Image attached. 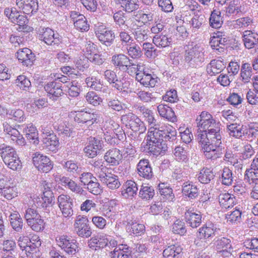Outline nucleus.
Wrapping results in <instances>:
<instances>
[{
	"instance_id": "nucleus-4",
	"label": "nucleus",
	"mask_w": 258,
	"mask_h": 258,
	"mask_svg": "<svg viewBox=\"0 0 258 258\" xmlns=\"http://www.w3.org/2000/svg\"><path fill=\"white\" fill-rule=\"evenodd\" d=\"M121 121L127 128H130L135 134L134 139L146 131V127L143 121L132 112L121 115Z\"/></svg>"
},
{
	"instance_id": "nucleus-5",
	"label": "nucleus",
	"mask_w": 258,
	"mask_h": 258,
	"mask_svg": "<svg viewBox=\"0 0 258 258\" xmlns=\"http://www.w3.org/2000/svg\"><path fill=\"white\" fill-rule=\"evenodd\" d=\"M103 128L106 140L109 141L110 139L115 138L122 140L125 138V134L122 127L113 119L109 118L106 120Z\"/></svg>"
},
{
	"instance_id": "nucleus-2",
	"label": "nucleus",
	"mask_w": 258,
	"mask_h": 258,
	"mask_svg": "<svg viewBox=\"0 0 258 258\" xmlns=\"http://www.w3.org/2000/svg\"><path fill=\"white\" fill-rule=\"evenodd\" d=\"M161 125L158 123L152 124L149 128L147 136V145L149 152L155 155L160 152L161 142L163 141Z\"/></svg>"
},
{
	"instance_id": "nucleus-48",
	"label": "nucleus",
	"mask_w": 258,
	"mask_h": 258,
	"mask_svg": "<svg viewBox=\"0 0 258 258\" xmlns=\"http://www.w3.org/2000/svg\"><path fill=\"white\" fill-rule=\"evenodd\" d=\"M10 223L13 228L16 231H20L23 227V220L20 214L14 211L10 215Z\"/></svg>"
},
{
	"instance_id": "nucleus-11",
	"label": "nucleus",
	"mask_w": 258,
	"mask_h": 258,
	"mask_svg": "<svg viewBox=\"0 0 258 258\" xmlns=\"http://www.w3.org/2000/svg\"><path fill=\"white\" fill-rule=\"evenodd\" d=\"M41 131L44 147L48 151L55 152L59 145L58 138L52 131L46 130L42 126Z\"/></svg>"
},
{
	"instance_id": "nucleus-14",
	"label": "nucleus",
	"mask_w": 258,
	"mask_h": 258,
	"mask_svg": "<svg viewBox=\"0 0 258 258\" xmlns=\"http://www.w3.org/2000/svg\"><path fill=\"white\" fill-rule=\"evenodd\" d=\"M153 14L152 13H146L144 11H139L134 15L130 27L132 30H136L138 27H141L153 20Z\"/></svg>"
},
{
	"instance_id": "nucleus-17",
	"label": "nucleus",
	"mask_w": 258,
	"mask_h": 258,
	"mask_svg": "<svg viewBox=\"0 0 258 258\" xmlns=\"http://www.w3.org/2000/svg\"><path fill=\"white\" fill-rule=\"evenodd\" d=\"M70 18L73 22L74 27L78 30L83 32H87L90 29V25L86 18L79 12L72 11Z\"/></svg>"
},
{
	"instance_id": "nucleus-27",
	"label": "nucleus",
	"mask_w": 258,
	"mask_h": 258,
	"mask_svg": "<svg viewBox=\"0 0 258 258\" xmlns=\"http://www.w3.org/2000/svg\"><path fill=\"white\" fill-rule=\"evenodd\" d=\"M42 201L37 202V206L43 208H46L54 202V196L53 193L49 186L48 183L44 181L43 183V189L41 196Z\"/></svg>"
},
{
	"instance_id": "nucleus-12",
	"label": "nucleus",
	"mask_w": 258,
	"mask_h": 258,
	"mask_svg": "<svg viewBox=\"0 0 258 258\" xmlns=\"http://www.w3.org/2000/svg\"><path fill=\"white\" fill-rule=\"evenodd\" d=\"M216 231L217 228L213 223L210 222L204 224L198 230V237L195 240V244L201 246L206 239L215 236Z\"/></svg>"
},
{
	"instance_id": "nucleus-58",
	"label": "nucleus",
	"mask_w": 258,
	"mask_h": 258,
	"mask_svg": "<svg viewBox=\"0 0 258 258\" xmlns=\"http://www.w3.org/2000/svg\"><path fill=\"white\" fill-rule=\"evenodd\" d=\"M210 26L215 29H218L222 26L223 21L220 15V12L219 11H213L209 20Z\"/></svg>"
},
{
	"instance_id": "nucleus-45",
	"label": "nucleus",
	"mask_w": 258,
	"mask_h": 258,
	"mask_svg": "<svg viewBox=\"0 0 258 258\" xmlns=\"http://www.w3.org/2000/svg\"><path fill=\"white\" fill-rule=\"evenodd\" d=\"M28 22L29 20L27 19V17L26 16L20 14V16L18 17L17 18V21L14 22L13 23L19 26L18 30L19 31L28 33L33 31V27H30L28 25Z\"/></svg>"
},
{
	"instance_id": "nucleus-22",
	"label": "nucleus",
	"mask_w": 258,
	"mask_h": 258,
	"mask_svg": "<svg viewBox=\"0 0 258 258\" xmlns=\"http://www.w3.org/2000/svg\"><path fill=\"white\" fill-rule=\"evenodd\" d=\"M102 149L101 141L95 138H91L88 144L84 148L85 156L93 158L96 157Z\"/></svg>"
},
{
	"instance_id": "nucleus-47",
	"label": "nucleus",
	"mask_w": 258,
	"mask_h": 258,
	"mask_svg": "<svg viewBox=\"0 0 258 258\" xmlns=\"http://www.w3.org/2000/svg\"><path fill=\"white\" fill-rule=\"evenodd\" d=\"M119 3L126 12L131 13L139 8L138 0H114Z\"/></svg>"
},
{
	"instance_id": "nucleus-62",
	"label": "nucleus",
	"mask_w": 258,
	"mask_h": 258,
	"mask_svg": "<svg viewBox=\"0 0 258 258\" xmlns=\"http://www.w3.org/2000/svg\"><path fill=\"white\" fill-rule=\"evenodd\" d=\"M244 179L249 184L258 183V171L247 169L244 173Z\"/></svg>"
},
{
	"instance_id": "nucleus-10",
	"label": "nucleus",
	"mask_w": 258,
	"mask_h": 258,
	"mask_svg": "<svg viewBox=\"0 0 258 258\" xmlns=\"http://www.w3.org/2000/svg\"><path fill=\"white\" fill-rule=\"evenodd\" d=\"M38 39L48 45H58L61 42V38L50 28H43L38 33Z\"/></svg>"
},
{
	"instance_id": "nucleus-26",
	"label": "nucleus",
	"mask_w": 258,
	"mask_h": 258,
	"mask_svg": "<svg viewBox=\"0 0 258 258\" xmlns=\"http://www.w3.org/2000/svg\"><path fill=\"white\" fill-rule=\"evenodd\" d=\"M136 80L143 86L146 87H154L158 83V78L151 74L143 72H138L136 76Z\"/></svg>"
},
{
	"instance_id": "nucleus-59",
	"label": "nucleus",
	"mask_w": 258,
	"mask_h": 258,
	"mask_svg": "<svg viewBox=\"0 0 258 258\" xmlns=\"http://www.w3.org/2000/svg\"><path fill=\"white\" fill-rule=\"evenodd\" d=\"M240 76L243 82L244 83L249 82L252 76V69L249 63H245L242 64L241 69Z\"/></svg>"
},
{
	"instance_id": "nucleus-52",
	"label": "nucleus",
	"mask_w": 258,
	"mask_h": 258,
	"mask_svg": "<svg viewBox=\"0 0 258 258\" xmlns=\"http://www.w3.org/2000/svg\"><path fill=\"white\" fill-rule=\"evenodd\" d=\"M60 181L62 185L64 186H68L73 192L79 194L83 191L82 188L79 185L69 177L63 176L60 178Z\"/></svg>"
},
{
	"instance_id": "nucleus-21",
	"label": "nucleus",
	"mask_w": 258,
	"mask_h": 258,
	"mask_svg": "<svg viewBox=\"0 0 258 258\" xmlns=\"http://www.w3.org/2000/svg\"><path fill=\"white\" fill-rule=\"evenodd\" d=\"M104 159L109 165L115 166L121 163L123 156L118 149L112 148L105 153Z\"/></svg>"
},
{
	"instance_id": "nucleus-30",
	"label": "nucleus",
	"mask_w": 258,
	"mask_h": 258,
	"mask_svg": "<svg viewBox=\"0 0 258 258\" xmlns=\"http://www.w3.org/2000/svg\"><path fill=\"white\" fill-rule=\"evenodd\" d=\"M158 190L164 202H171L175 200L173 189L168 183H160L158 184Z\"/></svg>"
},
{
	"instance_id": "nucleus-19",
	"label": "nucleus",
	"mask_w": 258,
	"mask_h": 258,
	"mask_svg": "<svg viewBox=\"0 0 258 258\" xmlns=\"http://www.w3.org/2000/svg\"><path fill=\"white\" fill-rule=\"evenodd\" d=\"M16 4L23 13L27 15H32L38 9L37 0H16Z\"/></svg>"
},
{
	"instance_id": "nucleus-20",
	"label": "nucleus",
	"mask_w": 258,
	"mask_h": 258,
	"mask_svg": "<svg viewBox=\"0 0 258 258\" xmlns=\"http://www.w3.org/2000/svg\"><path fill=\"white\" fill-rule=\"evenodd\" d=\"M185 221L192 228L199 227L202 223V216L200 212L195 211L194 208H189L184 213Z\"/></svg>"
},
{
	"instance_id": "nucleus-53",
	"label": "nucleus",
	"mask_w": 258,
	"mask_h": 258,
	"mask_svg": "<svg viewBox=\"0 0 258 258\" xmlns=\"http://www.w3.org/2000/svg\"><path fill=\"white\" fill-rule=\"evenodd\" d=\"M138 110L142 114L143 117L150 125L156 123L152 111L147 108L145 106H141L138 107Z\"/></svg>"
},
{
	"instance_id": "nucleus-44",
	"label": "nucleus",
	"mask_w": 258,
	"mask_h": 258,
	"mask_svg": "<svg viewBox=\"0 0 258 258\" xmlns=\"http://www.w3.org/2000/svg\"><path fill=\"white\" fill-rule=\"evenodd\" d=\"M214 177L215 174L213 169L204 167L200 171L198 174V180L202 183L207 184L213 179Z\"/></svg>"
},
{
	"instance_id": "nucleus-32",
	"label": "nucleus",
	"mask_w": 258,
	"mask_h": 258,
	"mask_svg": "<svg viewBox=\"0 0 258 258\" xmlns=\"http://www.w3.org/2000/svg\"><path fill=\"white\" fill-rule=\"evenodd\" d=\"M137 184L132 180H127L122 186L121 194L125 198L134 197L137 195Z\"/></svg>"
},
{
	"instance_id": "nucleus-64",
	"label": "nucleus",
	"mask_w": 258,
	"mask_h": 258,
	"mask_svg": "<svg viewBox=\"0 0 258 258\" xmlns=\"http://www.w3.org/2000/svg\"><path fill=\"white\" fill-rule=\"evenodd\" d=\"M16 85L21 89L26 90L29 88L31 84L29 79L24 75H20L15 80Z\"/></svg>"
},
{
	"instance_id": "nucleus-9",
	"label": "nucleus",
	"mask_w": 258,
	"mask_h": 258,
	"mask_svg": "<svg viewBox=\"0 0 258 258\" xmlns=\"http://www.w3.org/2000/svg\"><path fill=\"white\" fill-rule=\"evenodd\" d=\"M74 231L76 234L83 238H88L92 235V230L87 216L78 215L74 224Z\"/></svg>"
},
{
	"instance_id": "nucleus-36",
	"label": "nucleus",
	"mask_w": 258,
	"mask_h": 258,
	"mask_svg": "<svg viewBox=\"0 0 258 258\" xmlns=\"http://www.w3.org/2000/svg\"><path fill=\"white\" fill-rule=\"evenodd\" d=\"M158 111L160 115L165 118L172 122L177 120V117L173 109L168 106L164 104H160L157 107Z\"/></svg>"
},
{
	"instance_id": "nucleus-1",
	"label": "nucleus",
	"mask_w": 258,
	"mask_h": 258,
	"mask_svg": "<svg viewBox=\"0 0 258 258\" xmlns=\"http://www.w3.org/2000/svg\"><path fill=\"white\" fill-rule=\"evenodd\" d=\"M197 139L201 146L205 157L208 159L215 160L222 154L220 124L217 122L212 115L203 111L196 119Z\"/></svg>"
},
{
	"instance_id": "nucleus-55",
	"label": "nucleus",
	"mask_w": 258,
	"mask_h": 258,
	"mask_svg": "<svg viewBox=\"0 0 258 258\" xmlns=\"http://www.w3.org/2000/svg\"><path fill=\"white\" fill-rule=\"evenodd\" d=\"M229 134L235 138L241 137L244 135L243 125L237 123H232L227 125Z\"/></svg>"
},
{
	"instance_id": "nucleus-46",
	"label": "nucleus",
	"mask_w": 258,
	"mask_h": 258,
	"mask_svg": "<svg viewBox=\"0 0 258 258\" xmlns=\"http://www.w3.org/2000/svg\"><path fill=\"white\" fill-rule=\"evenodd\" d=\"M153 42L158 47L165 48L171 44L172 39L166 35H156L153 38Z\"/></svg>"
},
{
	"instance_id": "nucleus-40",
	"label": "nucleus",
	"mask_w": 258,
	"mask_h": 258,
	"mask_svg": "<svg viewBox=\"0 0 258 258\" xmlns=\"http://www.w3.org/2000/svg\"><path fill=\"white\" fill-rule=\"evenodd\" d=\"M182 248L179 243L167 246L163 251V258H175L182 251Z\"/></svg>"
},
{
	"instance_id": "nucleus-56",
	"label": "nucleus",
	"mask_w": 258,
	"mask_h": 258,
	"mask_svg": "<svg viewBox=\"0 0 258 258\" xmlns=\"http://www.w3.org/2000/svg\"><path fill=\"white\" fill-rule=\"evenodd\" d=\"M85 98L89 104L94 106L99 105L103 101V99L93 91L87 92L85 95Z\"/></svg>"
},
{
	"instance_id": "nucleus-16",
	"label": "nucleus",
	"mask_w": 258,
	"mask_h": 258,
	"mask_svg": "<svg viewBox=\"0 0 258 258\" xmlns=\"http://www.w3.org/2000/svg\"><path fill=\"white\" fill-rule=\"evenodd\" d=\"M57 203L62 215L65 217L71 216L73 214V200L69 195L61 194L57 198Z\"/></svg>"
},
{
	"instance_id": "nucleus-43",
	"label": "nucleus",
	"mask_w": 258,
	"mask_h": 258,
	"mask_svg": "<svg viewBox=\"0 0 258 258\" xmlns=\"http://www.w3.org/2000/svg\"><path fill=\"white\" fill-rule=\"evenodd\" d=\"M130 59L124 54H117L112 56L111 61L113 64L119 69H124L130 63Z\"/></svg>"
},
{
	"instance_id": "nucleus-18",
	"label": "nucleus",
	"mask_w": 258,
	"mask_h": 258,
	"mask_svg": "<svg viewBox=\"0 0 258 258\" xmlns=\"http://www.w3.org/2000/svg\"><path fill=\"white\" fill-rule=\"evenodd\" d=\"M44 88L48 96L54 100H57L63 94L61 84L58 82L57 80L48 83Z\"/></svg>"
},
{
	"instance_id": "nucleus-61",
	"label": "nucleus",
	"mask_w": 258,
	"mask_h": 258,
	"mask_svg": "<svg viewBox=\"0 0 258 258\" xmlns=\"http://www.w3.org/2000/svg\"><path fill=\"white\" fill-rule=\"evenodd\" d=\"M233 173L228 167H224L221 176V182L223 184L229 186L233 182Z\"/></svg>"
},
{
	"instance_id": "nucleus-29",
	"label": "nucleus",
	"mask_w": 258,
	"mask_h": 258,
	"mask_svg": "<svg viewBox=\"0 0 258 258\" xmlns=\"http://www.w3.org/2000/svg\"><path fill=\"white\" fill-rule=\"evenodd\" d=\"M139 175L144 178L150 179L153 176V172L150 162L147 159H141L137 164Z\"/></svg>"
},
{
	"instance_id": "nucleus-24",
	"label": "nucleus",
	"mask_w": 258,
	"mask_h": 258,
	"mask_svg": "<svg viewBox=\"0 0 258 258\" xmlns=\"http://www.w3.org/2000/svg\"><path fill=\"white\" fill-rule=\"evenodd\" d=\"M16 57L19 61L24 66H30L35 60V55L32 50L28 48H23L18 50Z\"/></svg>"
},
{
	"instance_id": "nucleus-38",
	"label": "nucleus",
	"mask_w": 258,
	"mask_h": 258,
	"mask_svg": "<svg viewBox=\"0 0 258 258\" xmlns=\"http://www.w3.org/2000/svg\"><path fill=\"white\" fill-rule=\"evenodd\" d=\"M226 67V63L220 59H213L208 64L207 71L211 75L220 73Z\"/></svg>"
},
{
	"instance_id": "nucleus-25",
	"label": "nucleus",
	"mask_w": 258,
	"mask_h": 258,
	"mask_svg": "<svg viewBox=\"0 0 258 258\" xmlns=\"http://www.w3.org/2000/svg\"><path fill=\"white\" fill-rule=\"evenodd\" d=\"M215 246L217 252L224 256L230 255L233 249L231 240L224 237L218 238L216 241Z\"/></svg>"
},
{
	"instance_id": "nucleus-60",
	"label": "nucleus",
	"mask_w": 258,
	"mask_h": 258,
	"mask_svg": "<svg viewBox=\"0 0 258 258\" xmlns=\"http://www.w3.org/2000/svg\"><path fill=\"white\" fill-rule=\"evenodd\" d=\"M200 52V46L198 44L191 45V47L186 50L185 59L186 61H189L192 59L197 57Z\"/></svg>"
},
{
	"instance_id": "nucleus-42",
	"label": "nucleus",
	"mask_w": 258,
	"mask_h": 258,
	"mask_svg": "<svg viewBox=\"0 0 258 258\" xmlns=\"http://www.w3.org/2000/svg\"><path fill=\"white\" fill-rule=\"evenodd\" d=\"M17 154L16 150L14 147L5 144L1 145L0 156L4 162L9 160Z\"/></svg>"
},
{
	"instance_id": "nucleus-35",
	"label": "nucleus",
	"mask_w": 258,
	"mask_h": 258,
	"mask_svg": "<svg viewBox=\"0 0 258 258\" xmlns=\"http://www.w3.org/2000/svg\"><path fill=\"white\" fill-rule=\"evenodd\" d=\"M183 195L190 199H195L198 197L199 191L197 186L192 182L187 181L183 183L182 188Z\"/></svg>"
},
{
	"instance_id": "nucleus-3",
	"label": "nucleus",
	"mask_w": 258,
	"mask_h": 258,
	"mask_svg": "<svg viewBox=\"0 0 258 258\" xmlns=\"http://www.w3.org/2000/svg\"><path fill=\"white\" fill-rule=\"evenodd\" d=\"M71 117L79 124L93 125L99 122L100 114L93 109L84 108L78 111H72L70 113Z\"/></svg>"
},
{
	"instance_id": "nucleus-54",
	"label": "nucleus",
	"mask_w": 258,
	"mask_h": 258,
	"mask_svg": "<svg viewBox=\"0 0 258 258\" xmlns=\"http://www.w3.org/2000/svg\"><path fill=\"white\" fill-rule=\"evenodd\" d=\"M154 188L149 184H143L139 191V196L145 200H150L154 196Z\"/></svg>"
},
{
	"instance_id": "nucleus-39",
	"label": "nucleus",
	"mask_w": 258,
	"mask_h": 258,
	"mask_svg": "<svg viewBox=\"0 0 258 258\" xmlns=\"http://www.w3.org/2000/svg\"><path fill=\"white\" fill-rule=\"evenodd\" d=\"M162 132L163 141H173L176 139V131L172 125L168 124H163L161 126Z\"/></svg>"
},
{
	"instance_id": "nucleus-34",
	"label": "nucleus",
	"mask_w": 258,
	"mask_h": 258,
	"mask_svg": "<svg viewBox=\"0 0 258 258\" xmlns=\"http://www.w3.org/2000/svg\"><path fill=\"white\" fill-rule=\"evenodd\" d=\"M219 202L222 209H228L236 205L235 197L228 192L221 193L219 196Z\"/></svg>"
},
{
	"instance_id": "nucleus-23",
	"label": "nucleus",
	"mask_w": 258,
	"mask_h": 258,
	"mask_svg": "<svg viewBox=\"0 0 258 258\" xmlns=\"http://www.w3.org/2000/svg\"><path fill=\"white\" fill-rule=\"evenodd\" d=\"M100 181L111 189L119 188L121 185L117 175L112 173H102L98 175Z\"/></svg>"
},
{
	"instance_id": "nucleus-7",
	"label": "nucleus",
	"mask_w": 258,
	"mask_h": 258,
	"mask_svg": "<svg viewBox=\"0 0 258 258\" xmlns=\"http://www.w3.org/2000/svg\"><path fill=\"white\" fill-rule=\"evenodd\" d=\"M55 240L57 245L68 254L73 255L79 251V243L70 236L66 234L59 235Z\"/></svg>"
},
{
	"instance_id": "nucleus-28",
	"label": "nucleus",
	"mask_w": 258,
	"mask_h": 258,
	"mask_svg": "<svg viewBox=\"0 0 258 258\" xmlns=\"http://www.w3.org/2000/svg\"><path fill=\"white\" fill-rule=\"evenodd\" d=\"M108 239L106 234L95 236L88 241L89 247L93 250H98L108 246Z\"/></svg>"
},
{
	"instance_id": "nucleus-13",
	"label": "nucleus",
	"mask_w": 258,
	"mask_h": 258,
	"mask_svg": "<svg viewBox=\"0 0 258 258\" xmlns=\"http://www.w3.org/2000/svg\"><path fill=\"white\" fill-rule=\"evenodd\" d=\"M4 133L14 142L16 145L24 146L26 145V141L23 135L15 127L5 122L3 123Z\"/></svg>"
},
{
	"instance_id": "nucleus-31",
	"label": "nucleus",
	"mask_w": 258,
	"mask_h": 258,
	"mask_svg": "<svg viewBox=\"0 0 258 258\" xmlns=\"http://www.w3.org/2000/svg\"><path fill=\"white\" fill-rule=\"evenodd\" d=\"M244 46L247 49L254 48L258 44V34L251 30H245L242 35Z\"/></svg>"
},
{
	"instance_id": "nucleus-63",
	"label": "nucleus",
	"mask_w": 258,
	"mask_h": 258,
	"mask_svg": "<svg viewBox=\"0 0 258 258\" xmlns=\"http://www.w3.org/2000/svg\"><path fill=\"white\" fill-rule=\"evenodd\" d=\"M124 104L118 99H110L107 101V106L110 110L119 112L123 110Z\"/></svg>"
},
{
	"instance_id": "nucleus-37",
	"label": "nucleus",
	"mask_w": 258,
	"mask_h": 258,
	"mask_svg": "<svg viewBox=\"0 0 258 258\" xmlns=\"http://www.w3.org/2000/svg\"><path fill=\"white\" fill-rule=\"evenodd\" d=\"M112 258H132V251L126 244H119L111 252Z\"/></svg>"
},
{
	"instance_id": "nucleus-51",
	"label": "nucleus",
	"mask_w": 258,
	"mask_h": 258,
	"mask_svg": "<svg viewBox=\"0 0 258 258\" xmlns=\"http://www.w3.org/2000/svg\"><path fill=\"white\" fill-rule=\"evenodd\" d=\"M85 82L88 87L97 91H101L103 88V82L96 77H87L85 80Z\"/></svg>"
},
{
	"instance_id": "nucleus-57",
	"label": "nucleus",
	"mask_w": 258,
	"mask_h": 258,
	"mask_svg": "<svg viewBox=\"0 0 258 258\" xmlns=\"http://www.w3.org/2000/svg\"><path fill=\"white\" fill-rule=\"evenodd\" d=\"M41 245V241L38 235L34 234L30 239L29 248L30 249L29 254H27L28 256H32V255L37 252L38 248Z\"/></svg>"
},
{
	"instance_id": "nucleus-8",
	"label": "nucleus",
	"mask_w": 258,
	"mask_h": 258,
	"mask_svg": "<svg viewBox=\"0 0 258 258\" xmlns=\"http://www.w3.org/2000/svg\"><path fill=\"white\" fill-rule=\"evenodd\" d=\"M0 187L1 195L7 200H12L18 195L19 190L16 184L3 175H0Z\"/></svg>"
},
{
	"instance_id": "nucleus-41",
	"label": "nucleus",
	"mask_w": 258,
	"mask_h": 258,
	"mask_svg": "<svg viewBox=\"0 0 258 258\" xmlns=\"http://www.w3.org/2000/svg\"><path fill=\"white\" fill-rule=\"evenodd\" d=\"M23 130L26 137L29 140L33 141L34 143L38 144V133L36 127L32 123L26 124Z\"/></svg>"
},
{
	"instance_id": "nucleus-50",
	"label": "nucleus",
	"mask_w": 258,
	"mask_h": 258,
	"mask_svg": "<svg viewBox=\"0 0 258 258\" xmlns=\"http://www.w3.org/2000/svg\"><path fill=\"white\" fill-rule=\"evenodd\" d=\"M4 163L9 168L14 171H18L22 168V163L18 154Z\"/></svg>"
},
{
	"instance_id": "nucleus-33",
	"label": "nucleus",
	"mask_w": 258,
	"mask_h": 258,
	"mask_svg": "<svg viewBox=\"0 0 258 258\" xmlns=\"http://www.w3.org/2000/svg\"><path fill=\"white\" fill-rule=\"evenodd\" d=\"M226 41V38L224 37L223 33L217 31L211 35L209 43L213 49L218 50L220 48H222V46L224 45Z\"/></svg>"
},
{
	"instance_id": "nucleus-49",
	"label": "nucleus",
	"mask_w": 258,
	"mask_h": 258,
	"mask_svg": "<svg viewBox=\"0 0 258 258\" xmlns=\"http://www.w3.org/2000/svg\"><path fill=\"white\" fill-rule=\"evenodd\" d=\"M173 153L175 159L179 162L186 163L188 160L187 152L182 146H178L176 147Z\"/></svg>"
},
{
	"instance_id": "nucleus-6",
	"label": "nucleus",
	"mask_w": 258,
	"mask_h": 258,
	"mask_svg": "<svg viewBox=\"0 0 258 258\" xmlns=\"http://www.w3.org/2000/svg\"><path fill=\"white\" fill-rule=\"evenodd\" d=\"M32 163L40 173H47L53 168V162L47 155L39 152L33 154Z\"/></svg>"
},
{
	"instance_id": "nucleus-15",
	"label": "nucleus",
	"mask_w": 258,
	"mask_h": 258,
	"mask_svg": "<svg viewBox=\"0 0 258 258\" xmlns=\"http://www.w3.org/2000/svg\"><path fill=\"white\" fill-rule=\"evenodd\" d=\"M95 33L99 40L106 45L111 44L115 38L113 31L103 25L97 27Z\"/></svg>"
}]
</instances>
